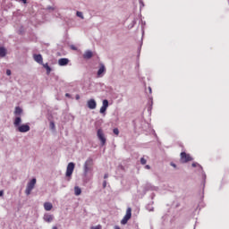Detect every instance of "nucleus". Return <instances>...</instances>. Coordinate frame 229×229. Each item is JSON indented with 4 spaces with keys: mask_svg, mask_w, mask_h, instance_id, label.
Listing matches in <instances>:
<instances>
[{
    "mask_svg": "<svg viewBox=\"0 0 229 229\" xmlns=\"http://www.w3.org/2000/svg\"><path fill=\"white\" fill-rule=\"evenodd\" d=\"M21 123H22L21 116H18L14 119L13 124L15 128H18V131H20V133H26L30 131V125L28 123L21 125Z\"/></svg>",
    "mask_w": 229,
    "mask_h": 229,
    "instance_id": "f257e3e1",
    "label": "nucleus"
},
{
    "mask_svg": "<svg viewBox=\"0 0 229 229\" xmlns=\"http://www.w3.org/2000/svg\"><path fill=\"white\" fill-rule=\"evenodd\" d=\"M92 167H94V160L89 157L84 163V174H88L92 171Z\"/></svg>",
    "mask_w": 229,
    "mask_h": 229,
    "instance_id": "f03ea898",
    "label": "nucleus"
},
{
    "mask_svg": "<svg viewBox=\"0 0 229 229\" xmlns=\"http://www.w3.org/2000/svg\"><path fill=\"white\" fill-rule=\"evenodd\" d=\"M35 185H37V179L33 178L30 182H28L26 190H25V194L27 196H30L31 194V191L35 189Z\"/></svg>",
    "mask_w": 229,
    "mask_h": 229,
    "instance_id": "7ed1b4c3",
    "label": "nucleus"
},
{
    "mask_svg": "<svg viewBox=\"0 0 229 229\" xmlns=\"http://www.w3.org/2000/svg\"><path fill=\"white\" fill-rule=\"evenodd\" d=\"M130 219H131V208H127L125 216L121 220V225H126Z\"/></svg>",
    "mask_w": 229,
    "mask_h": 229,
    "instance_id": "20e7f679",
    "label": "nucleus"
},
{
    "mask_svg": "<svg viewBox=\"0 0 229 229\" xmlns=\"http://www.w3.org/2000/svg\"><path fill=\"white\" fill-rule=\"evenodd\" d=\"M97 136L98 137V140H100L102 146H105V144H106V138H105V133L103 132V129L98 130Z\"/></svg>",
    "mask_w": 229,
    "mask_h": 229,
    "instance_id": "39448f33",
    "label": "nucleus"
},
{
    "mask_svg": "<svg viewBox=\"0 0 229 229\" xmlns=\"http://www.w3.org/2000/svg\"><path fill=\"white\" fill-rule=\"evenodd\" d=\"M191 160H192V157H191V155L185 152L181 153V162L182 164H187V162H191Z\"/></svg>",
    "mask_w": 229,
    "mask_h": 229,
    "instance_id": "423d86ee",
    "label": "nucleus"
},
{
    "mask_svg": "<svg viewBox=\"0 0 229 229\" xmlns=\"http://www.w3.org/2000/svg\"><path fill=\"white\" fill-rule=\"evenodd\" d=\"M74 167H75L74 163L71 162L68 164L67 168H66V176L67 177L72 176V173H74Z\"/></svg>",
    "mask_w": 229,
    "mask_h": 229,
    "instance_id": "0eeeda50",
    "label": "nucleus"
},
{
    "mask_svg": "<svg viewBox=\"0 0 229 229\" xmlns=\"http://www.w3.org/2000/svg\"><path fill=\"white\" fill-rule=\"evenodd\" d=\"M96 106H98V104L96 103V100H94V98H91L88 101V107L90 110L96 109Z\"/></svg>",
    "mask_w": 229,
    "mask_h": 229,
    "instance_id": "6e6552de",
    "label": "nucleus"
},
{
    "mask_svg": "<svg viewBox=\"0 0 229 229\" xmlns=\"http://www.w3.org/2000/svg\"><path fill=\"white\" fill-rule=\"evenodd\" d=\"M33 58H34L35 62H37L38 64H40V65H42L44 64V58H42V55H40V54L34 55Z\"/></svg>",
    "mask_w": 229,
    "mask_h": 229,
    "instance_id": "1a4fd4ad",
    "label": "nucleus"
},
{
    "mask_svg": "<svg viewBox=\"0 0 229 229\" xmlns=\"http://www.w3.org/2000/svg\"><path fill=\"white\" fill-rule=\"evenodd\" d=\"M108 108V101L106 99L103 100L102 106L100 107V114H105Z\"/></svg>",
    "mask_w": 229,
    "mask_h": 229,
    "instance_id": "9d476101",
    "label": "nucleus"
},
{
    "mask_svg": "<svg viewBox=\"0 0 229 229\" xmlns=\"http://www.w3.org/2000/svg\"><path fill=\"white\" fill-rule=\"evenodd\" d=\"M106 71V68H105L104 64H100V67L98 71V78H101V76H103V72H105Z\"/></svg>",
    "mask_w": 229,
    "mask_h": 229,
    "instance_id": "9b49d317",
    "label": "nucleus"
},
{
    "mask_svg": "<svg viewBox=\"0 0 229 229\" xmlns=\"http://www.w3.org/2000/svg\"><path fill=\"white\" fill-rule=\"evenodd\" d=\"M93 56L92 51L88 50L83 54V58L85 60H90V58Z\"/></svg>",
    "mask_w": 229,
    "mask_h": 229,
    "instance_id": "f8f14e48",
    "label": "nucleus"
},
{
    "mask_svg": "<svg viewBox=\"0 0 229 229\" xmlns=\"http://www.w3.org/2000/svg\"><path fill=\"white\" fill-rule=\"evenodd\" d=\"M69 64V59L67 58H61L58 60V64L64 67V65H67Z\"/></svg>",
    "mask_w": 229,
    "mask_h": 229,
    "instance_id": "ddd939ff",
    "label": "nucleus"
},
{
    "mask_svg": "<svg viewBox=\"0 0 229 229\" xmlns=\"http://www.w3.org/2000/svg\"><path fill=\"white\" fill-rule=\"evenodd\" d=\"M44 208L47 212H49L50 210H53V204L51 202H45Z\"/></svg>",
    "mask_w": 229,
    "mask_h": 229,
    "instance_id": "4468645a",
    "label": "nucleus"
},
{
    "mask_svg": "<svg viewBox=\"0 0 229 229\" xmlns=\"http://www.w3.org/2000/svg\"><path fill=\"white\" fill-rule=\"evenodd\" d=\"M6 56V48L0 47V58Z\"/></svg>",
    "mask_w": 229,
    "mask_h": 229,
    "instance_id": "2eb2a0df",
    "label": "nucleus"
},
{
    "mask_svg": "<svg viewBox=\"0 0 229 229\" xmlns=\"http://www.w3.org/2000/svg\"><path fill=\"white\" fill-rule=\"evenodd\" d=\"M74 194L75 196H80L81 194V188L79 186L74 187Z\"/></svg>",
    "mask_w": 229,
    "mask_h": 229,
    "instance_id": "dca6fc26",
    "label": "nucleus"
},
{
    "mask_svg": "<svg viewBox=\"0 0 229 229\" xmlns=\"http://www.w3.org/2000/svg\"><path fill=\"white\" fill-rule=\"evenodd\" d=\"M44 220L47 223H51V221H53V216L52 215H45Z\"/></svg>",
    "mask_w": 229,
    "mask_h": 229,
    "instance_id": "f3484780",
    "label": "nucleus"
},
{
    "mask_svg": "<svg viewBox=\"0 0 229 229\" xmlns=\"http://www.w3.org/2000/svg\"><path fill=\"white\" fill-rule=\"evenodd\" d=\"M43 65V67L47 70V74H51V67L49 66V64H42Z\"/></svg>",
    "mask_w": 229,
    "mask_h": 229,
    "instance_id": "a211bd4d",
    "label": "nucleus"
},
{
    "mask_svg": "<svg viewBox=\"0 0 229 229\" xmlns=\"http://www.w3.org/2000/svg\"><path fill=\"white\" fill-rule=\"evenodd\" d=\"M14 114L15 115H21V114H22V109L19 106L15 107Z\"/></svg>",
    "mask_w": 229,
    "mask_h": 229,
    "instance_id": "6ab92c4d",
    "label": "nucleus"
},
{
    "mask_svg": "<svg viewBox=\"0 0 229 229\" xmlns=\"http://www.w3.org/2000/svg\"><path fill=\"white\" fill-rule=\"evenodd\" d=\"M76 15H77V17H80L81 19H83V13L78 11V12L76 13Z\"/></svg>",
    "mask_w": 229,
    "mask_h": 229,
    "instance_id": "aec40b11",
    "label": "nucleus"
},
{
    "mask_svg": "<svg viewBox=\"0 0 229 229\" xmlns=\"http://www.w3.org/2000/svg\"><path fill=\"white\" fill-rule=\"evenodd\" d=\"M140 164H141L142 165H146V164H147L146 158L141 157V158H140Z\"/></svg>",
    "mask_w": 229,
    "mask_h": 229,
    "instance_id": "412c9836",
    "label": "nucleus"
},
{
    "mask_svg": "<svg viewBox=\"0 0 229 229\" xmlns=\"http://www.w3.org/2000/svg\"><path fill=\"white\" fill-rule=\"evenodd\" d=\"M113 132L114 133V135H119V129L114 128V129L113 130Z\"/></svg>",
    "mask_w": 229,
    "mask_h": 229,
    "instance_id": "4be33fe9",
    "label": "nucleus"
},
{
    "mask_svg": "<svg viewBox=\"0 0 229 229\" xmlns=\"http://www.w3.org/2000/svg\"><path fill=\"white\" fill-rule=\"evenodd\" d=\"M6 74H7V76H12V71L7 70V71H6Z\"/></svg>",
    "mask_w": 229,
    "mask_h": 229,
    "instance_id": "5701e85b",
    "label": "nucleus"
},
{
    "mask_svg": "<svg viewBox=\"0 0 229 229\" xmlns=\"http://www.w3.org/2000/svg\"><path fill=\"white\" fill-rule=\"evenodd\" d=\"M71 49H72L73 51H77L78 48H76V47H74L73 45L71 46Z\"/></svg>",
    "mask_w": 229,
    "mask_h": 229,
    "instance_id": "b1692460",
    "label": "nucleus"
},
{
    "mask_svg": "<svg viewBox=\"0 0 229 229\" xmlns=\"http://www.w3.org/2000/svg\"><path fill=\"white\" fill-rule=\"evenodd\" d=\"M91 229H101V225H97L95 227H91Z\"/></svg>",
    "mask_w": 229,
    "mask_h": 229,
    "instance_id": "393cba45",
    "label": "nucleus"
},
{
    "mask_svg": "<svg viewBox=\"0 0 229 229\" xmlns=\"http://www.w3.org/2000/svg\"><path fill=\"white\" fill-rule=\"evenodd\" d=\"M103 188H104V189L106 188V181H104V182H103Z\"/></svg>",
    "mask_w": 229,
    "mask_h": 229,
    "instance_id": "a878e982",
    "label": "nucleus"
},
{
    "mask_svg": "<svg viewBox=\"0 0 229 229\" xmlns=\"http://www.w3.org/2000/svg\"><path fill=\"white\" fill-rule=\"evenodd\" d=\"M50 127H51V128H55V123L51 122V123H50Z\"/></svg>",
    "mask_w": 229,
    "mask_h": 229,
    "instance_id": "bb28decb",
    "label": "nucleus"
},
{
    "mask_svg": "<svg viewBox=\"0 0 229 229\" xmlns=\"http://www.w3.org/2000/svg\"><path fill=\"white\" fill-rule=\"evenodd\" d=\"M145 169H151V166H149V165H147L145 166Z\"/></svg>",
    "mask_w": 229,
    "mask_h": 229,
    "instance_id": "cd10ccee",
    "label": "nucleus"
},
{
    "mask_svg": "<svg viewBox=\"0 0 229 229\" xmlns=\"http://www.w3.org/2000/svg\"><path fill=\"white\" fill-rule=\"evenodd\" d=\"M104 178H105V180H106V178H108V174H106L104 175Z\"/></svg>",
    "mask_w": 229,
    "mask_h": 229,
    "instance_id": "c85d7f7f",
    "label": "nucleus"
},
{
    "mask_svg": "<svg viewBox=\"0 0 229 229\" xmlns=\"http://www.w3.org/2000/svg\"><path fill=\"white\" fill-rule=\"evenodd\" d=\"M20 1H21V3H23L24 4H26L27 3V0H20Z\"/></svg>",
    "mask_w": 229,
    "mask_h": 229,
    "instance_id": "c756f323",
    "label": "nucleus"
},
{
    "mask_svg": "<svg viewBox=\"0 0 229 229\" xmlns=\"http://www.w3.org/2000/svg\"><path fill=\"white\" fill-rule=\"evenodd\" d=\"M192 167H196V165H198V164H196V163H192Z\"/></svg>",
    "mask_w": 229,
    "mask_h": 229,
    "instance_id": "7c9ffc66",
    "label": "nucleus"
},
{
    "mask_svg": "<svg viewBox=\"0 0 229 229\" xmlns=\"http://www.w3.org/2000/svg\"><path fill=\"white\" fill-rule=\"evenodd\" d=\"M66 98H71V95L69 93L65 94Z\"/></svg>",
    "mask_w": 229,
    "mask_h": 229,
    "instance_id": "2f4dec72",
    "label": "nucleus"
},
{
    "mask_svg": "<svg viewBox=\"0 0 229 229\" xmlns=\"http://www.w3.org/2000/svg\"><path fill=\"white\" fill-rule=\"evenodd\" d=\"M114 229H121V227H119V225H115Z\"/></svg>",
    "mask_w": 229,
    "mask_h": 229,
    "instance_id": "473e14b6",
    "label": "nucleus"
},
{
    "mask_svg": "<svg viewBox=\"0 0 229 229\" xmlns=\"http://www.w3.org/2000/svg\"><path fill=\"white\" fill-rule=\"evenodd\" d=\"M3 194H4V192L3 191H0V196H3Z\"/></svg>",
    "mask_w": 229,
    "mask_h": 229,
    "instance_id": "72a5a7b5",
    "label": "nucleus"
},
{
    "mask_svg": "<svg viewBox=\"0 0 229 229\" xmlns=\"http://www.w3.org/2000/svg\"><path fill=\"white\" fill-rule=\"evenodd\" d=\"M75 98L80 99V95H76Z\"/></svg>",
    "mask_w": 229,
    "mask_h": 229,
    "instance_id": "f704fd0d",
    "label": "nucleus"
},
{
    "mask_svg": "<svg viewBox=\"0 0 229 229\" xmlns=\"http://www.w3.org/2000/svg\"><path fill=\"white\" fill-rule=\"evenodd\" d=\"M52 229H58V227H56V226H53V227H52Z\"/></svg>",
    "mask_w": 229,
    "mask_h": 229,
    "instance_id": "c9c22d12",
    "label": "nucleus"
},
{
    "mask_svg": "<svg viewBox=\"0 0 229 229\" xmlns=\"http://www.w3.org/2000/svg\"><path fill=\"white\" fill-rule=\"evenodd\" d=\"M172 165H173V167H176V165H174V164H172Z\"/></svg>",
    "mask_w": 229,
    "mask_h": 229,
    "instance_id": "e433bc0d",
    "label": "nucleus"
},
{
    "mask_svg": "<svg viewBox=\"0 0 229 229\" xmlns=\"http://www.w3.org/2000/svg\"><path fill=\"white\" fill-rule=\"evenodd\" d=\"M149 90H150V92H151V88H149Z\"/></svg>",
    "mask_w": 229,
    "mask_h": 229,
    "instance_id": "4c0bfd02",
    "label": "nucleus"
}]
</instances>
